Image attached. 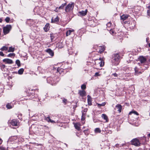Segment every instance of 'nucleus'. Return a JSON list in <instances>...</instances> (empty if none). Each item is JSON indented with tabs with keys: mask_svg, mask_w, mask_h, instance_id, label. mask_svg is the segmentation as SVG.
I'll return each instance as SVG.
<instances>
[{
	"mask_svg": "<svg viewBox=\"0 0 150 150\" xmlns=\"http://www.w3.org/2000/svg\"><path fill=\"white\" fill-rule=\"evenodd\" d=\"M100 75L99 74V73L98 72H96L95 73L94 76H99Z\"/></svg>",
	"mask_w": 150,
	"mask_h": 150,
	"instance_id": "obj_40",
	"label": "nucleus"
},
{
	"mask_svg": "<svg viewBox=\"0 0 150 150\" xmlns=\"http://www.w3.org/2000/svg\"><path fill=\"white\" fill-rule=\"evenodd\" d=\"M148 62H147V64H144V65H142L143 66H144L146 68L148 67V65L147 64Z\"/></svg>",
	"mask_w": 150,
	"mask_h": 150,
	"instance_id": "obj_41",
	"label": "nucleus"
},
{
	"mask_svg": "<svg viewBox=\"0 0 150 150\" xmlns=\"http://www.w3.org/2000/svg\"><path fill=\"white\" fill-rule=\"evenodd\" d=\"M99 63L100 67H102L104 65V62H102V61H101L100 62H99Z\"/></svg>",
	"mask_w": 150,
	"mask_h": 150,
	"instance_id": "obj_37",
	"label": "nucleus"
},
{
	"mask_svg": "<svg viewBox=\"0 0 150 150\" xmlns=\"http://www.w3.org/2000/svg\"><path fill=\"white\" fill-rule=\"evenodd\" d=\"M116 108L118 109L117 111L119 112H121V110L122 109V106L121 105L119 104H118L116 106Z\"/></svg>",
	"mask_w": 150,
	"mask_h": 150,
	"instance_id": "obj_16",
	"label": "nucleus"
},
{
	"mask_svg": "<svg viewBox=\"0 0 150 150\" xmlns=\"http://www.w3.org/2000/svg\"><path fill=\"white\" fill-rule=\"evenodd\" d=\"M87 101L88 103V104L89 105H92V98L91 96L89 95H88L87 96Z\"/></svg>",
	"mask_w": 150,
	"mask_h": 150,
	"instance_id": "obj_12",
	"label": "nucleus"
},
{
	"mask_svg": "<svg viewBox=\"0 0 150 150\" xmlns=\"http://www.w3.org/2000/svg\"><path fill=\"white\" fill-rule=\"evenodd\" d=\"M62 101H63V103H64L65 104L67 103V100L66 99L64 98L63 99V100Z\"/></svg>",
	"mask_w": 150,
	"mask_h": 150,
	"instance_id": "obj_39",
	"label": "nucleus"
},
{
	"mask_svg": "<svg viewBox=\"0 0 150 150\" xmlns=\"http://www.w3.org/2000/svg\"><path fill=\"white\" fill-rule=\"evenodd\" d=\"M100 50H99V52L100 53H101L102 52H103L105 50V48L103 46L100 47Z\"/></svg>",
	"mask_w": 150,
	"mask_h": 150,
	"instance_id": "obj_32",
	"label": "nucleus"
},
{
	"mask_svg": "<svg viewBox=\"0 0 150 150\" xmlns=\"http://www.w3.org/2000/svg\"><path fill=\"white\" fill-rule=\"evenodd\" d=\"M110 34L113 35L114 34H115V31L111 29H110Z\"/></svg>",
	"mask_w": 150,
	"mask_h": 150,
	"instance_id": "obj_31",
	"label": "nucleus"
},
{
	"mask_svg": "<svg viewBox=\"0 0 150 150\" xmlns=\"http://www.w3.org/2000/svg\"><path fill=\"white\" fill-rule=\"evenodd\" d=\"M112 75L114 76L115 77H117V74L116 73L113 74Z\"/></svg>",
	"mask_w": 150,
	"mask_h": 150,
	"instance_id": "obj_45",
	"label": "nucleus"
},
{
	"mask_svg": "<svg viewBox=\"0 0 150 150\" xmlns=\"http://www.w3.org/2000/svg\"><path fill=\"white\" fill-rule=\"evenodd\" d=\"M101 131L100 129L99 128H96L94 130V132L96 133H100Z\"/></svg>",
	"mask_w": 150,
	"mask_h": 150,
	"instance_id": "obj_23",
	"label": "nucleus"
},
{
	"mask_svg": "<svg viewBox=\"0 0 150 150\" xmlns=\"http://www.w3.org/2000/svg\"><path fill=\"white\" fill-rule=\"evenodd\" d=\"M87 12V10H86L85 11H79V13L81 16H84L86 14Z\"/></svg>",
	"mask_w": 150,
	"mask_h": 150,
	"instance_id": "obj_14",
	"label": "nucleus"
},
{
	"mask_svg": "<svg viewBox=\"0 0 150 150\" xmlns=\"http://www.w3.org/2000/svg\"><path fill=\"white\" fill-rule=\"evenodd\" d=\"M149 47H150V43L149 44Z\"/></svg>",
	"mask_w": 150,
	"mask_h": 150,
	"instance_id": "obj_54",
	"label": "nucleus"
},
{
	"mask_svg": "<svg viewBox=\"0 0 150 150\" xmlns=\"http://www.w3.org/2000/svg\"><path fill=\"white\" fill-rule=\"evenodd\" d=\"M129 16L127 15H123L120 16V18L121 19L124 21L127 19Z\"/></svg>",
	"mask_w": 150,
	"mask_h": 150,
	"instance_id": "obj_15",
	"label": "nucleus"
},
{
	"mask_svg": "<svg viewBox=\"0 0 150 150\" xmlns=\"http://www.w3.org/2000/svg\"><path fill=\"white\" fill-rule=\"evenodd\" d=\"M3 62L5 64H11L13 63L12 60L8 58H6L3 59Z\"/></svg>",
	"mask_w": 150,
	"mask_h": 150,
	"instance_id": "obj_8",
	"label": "nucleus"
},
{
	"mask_svg": "<svg viewBox=\"0 0 150 150\" xmlns=\"http://www.w3.org/2000/svg\"><path fill=\"white\" fill-rule=\"evenodd\" d=\"M81 88L82 89L84 90L86 88V85L84 84H82L81 86Z\"/></svg>",
	"mask_w": 150,
	"mask_h": 150,
	"instance_id": "obj_35",
	"label": "nucleus"
},
{
	"mask_svg": "<svg viewBox=\"0 0 150 150\" xmlns=\"http://www.w3.org/2000/svg\"><path fill=\"white\" fill-rule=\"evenodd\" d=\"M106 103L105 102L103 103L102 104L97 103L98 106V107H100L101 106H103L105 105Z\"/></svg>",
	"mask_w": 150,
	"mask_h": 150,
	"instance_id": "obj_30",
	"label": "nucleus"
},
{
	"mask_svg": "<svg viewBox=\"0 0 150 150\" xmlns=\"http://www.w3.org/2000/svg\"><path fill=\"white\" fill-rule=\"evenodd\" d=\"M6 107L8 109H10L12 108V105H11L10 103H8L6 105Z\"/></svg>",
	"mask_w": 150,
	"mask_h": 150,
	"instance_id": "obj_26",
	"label": "nucleus"
},
{
	"mask_svg": "<svg viewBox=\"0 0 150 150\" xmlns=\"http://www.w3.org/2000/svg\"><path fill=\"white\" fill-rule=\"evenodd\" d=\"M119 144H116L115 145V146L116 147L118 148V147Z\"/></svg>",
	"mask_w": 150,
	"mask_h": 150,
	"instance_id": "obj_47",
	"label": "nucleus"
},
{
	"mask_svg": "<svg viewBox=\"0 0 150 150\" xmlns=\"http://www.w3.org/2000/svg\"><path fill=\"white\" fill-rule=\"evenodd\" d=\"M1 28H0V35H1Z\"/></svg>",
	"mask_w": 150,
	"mask_h": 150,
	"instance_id": "obj_53",
	"label": "nucleus"
},
{
	"mask_svg": "<svg viewBox=\"0 0 150 150\" xmlns=\"http://www.w3.org/2000/svg\"><path fill=\"white\" fill-rule=\"evenodd\" d=\"M132 113H134V114L136 115H139L137 111H132L130 112L129 113V115H131Z\"/></svg>",
	"mask_w": 150,
	"mask_h": 150,
	"instance_id": "obj_28",
	"label": "nucleus"
},
{
	"mask_svg": "<svg viewBox=\"0 0 150 150\" xmlns=\"http://www.w3.org/2000/svg\"><path fill=\"white\" fill-rule=\"evenodd\" d=\"M102 118L105 120L106 122H108V119L107 116L105 114H103L102 115Z\"/></svg>",
	"mask_w": 150,
	"mask_h": 150,
	"instance_id": "obj_18",
	"label": "nucleus"
},
{
	"mask_svg": "<svg viewBox=\"0 0 150 150\" xmlns=\"http://www.w3.org/2000/svg\"><path fill=\"white\" fill-rule=\"evenodd\" d=\"M2 142V140L0 138V144H1Z\"/></svg>",
	"mask_w": 150,
	"mask_h": 150,
	"instance_id": "obj_49",
	"label": "nucleus"
},
{
	"mask_svg": "<svg viewBox=\"0 0 150 150\" xmlns=\"http://www.w3.org/2000/svg\"><path fill=\"white\" fill-rule=\"evenodd\" d=\"M55 78H52V77H48L47 79V80L48 83L52 85H54L56 84V82L54 80Z\"/></svg>",
	"mask_w": 150,
	"mask_h": 150,
	"instance_id": "obj_6",
	"label": "nucleus"
},
{
	"mask_svg": "<svg viewBox=\"0 0 150 150\" xmlns=\"http://www.w3.org/2000/svg\"><path fill=\"white\" fill-rule=\"evenodd\" d=\"M133 25H132V27H134L135 25V22L134 21H133Z\"/></svg>",
	"mask_w": 150,
	"mask_h": 150,
	"instance_id": "obj_46",
	"label": "nucleus"
},
{
	"mask_svg": "<svg viewBox=\"0 0 150 150\" xmlns=\"http://www.w3.org/2000/svg\"><path fill=\"white\" fill-rule=\"evenodd\" d=\"M8 49V47L5 46H3L0 49L1 51L7 50Z\"/></svg>",
	"mask_w": 150,
	"mask_h": 150,
	"instance_id": "obj_24",
	"label": "nucleus"
},
{
	"mask_svg": "<svg viewBox=\"0 0 150 150\" xmlns=\"http://www.w3.org/2000/svg\"><path fill=\"white\" fill-rule=\"evenodd\" d=\"M149 115L150 116V112L149 113Z\"/></svg>",
	"mask_w": 150,
	"mask_h": 150,
	"instance_id": "obj_56",
	"label": "nucleus"
},
{
	"mask_svg": "<svg viewBox=\"0 0 150 150\" xmlns=\"http://www.w3.org/2000/svg\"><path fill=\"white\" fill-rule=\"evenodd\" d=\"M10 124L13 126H17L19 125V122L18 120L13 119L10 122Z\"/></svg>",
	"mask_w": 150,
	"mask_h": 150,
	"instance_id": "obj_7",
	"label": "nucleus"
},
{
	"mask_svg": "<svg viewBox=\"0 0 150 150\" xmlns=\"http://www.w3.org/2000/svg\"><path fill=\"white\" fill-rule=\"evenodd\" d=\"M66 3L62 4V5L59 7V9H63V8L65 6H66Z\"/></svg>",
	"mask_w": 150,
	"mask_h": 150,
	"instance_id": "obj_27",
	"label": "nucleus"
},
{
	"mask_svg": "<svg viewBox=\"0 0 150 150\" xmlns=\"http://www.w3.org/2000/svg\"><path fill=\"white\" fill-rule=\"evenodd\" d=\"M16 63L17 64V66L19 67L21 66L20 62L19 60L17 59L16 61Z\"/></svg>",
	"mask_w": 150,
	"mask_h": 150,
	"instance_id": "obj_29",
	"label": "nucleus"
},
{
	"mask_svg": "<svg viewBox=\"0 0 150 150\" xmlns=\"http://www.w3.org/2000/svg\"><path fill=\"white\" fill-rule=\"evenodd\" d=\"M59 18L58 16H57L55 18H54V17H52L51 19V22L52 23H55L59 21Z\"/></svg>",
	"mask_w": 150,
	"mask_h": 150,
	"instance_id": "obj_13",
	"label": "nucleus"
},
{
	"mask_svg": "<svg viewBox=\"0 0 150 150\" xmlns=\"http://www.w3.org/2000/svg\"><path fill=\"white\" fill-rule=\"evenodd\" d=\"M120 59V56L118 53L114 54L112 55L111 58V62L112 65H117L119 62Z\"/></svg>",
	"mask_w": 150,
	"mask_h": 150,
	"instance_id": "obj_1",
	"label": "nucleus"
},
{
	"mask_svg": "<svg viewBox=\"0 0 150 150\" xmlns=\"http://www.w3.org/2000/svg\"><path fill=\"white\" fill-rule=\"evenodd\" d=\"M111 23L110 22H109L108 23H107V24H106L107 28H110L111 26Z\"/></svg>",
	"mask_w": 150,
	"mask_h": 150,
	"instance_id": "obj_36",
	"label": "nucleus"
},
{
	"mask_svg": "<svg viewBox=\"0 0 150 150\" xmlns=\"http://www.w3.org/2000/svg\"><path fill=\"white\" fill-rule=\"evenodd\" d=\"M0 67L1 68H4L6 67V66L3 64H1L0 65Z\"/></svg>",
	"mask_w": 150,
	"mask_h": 150,
	"instance_id": "obj_38",
	"label": "nucleus"
},
{
	"mask_svg": "<svg viewBox=\"0 0 150 150\" xmlns=\"http://www.w3.org/2000/svg\"><path fill=\"white\" fill-rule=\"evenodd\" d=\"M134 70L135 71V75H136L138 76L142 74L141 71H139V69L137 67H135L134 68Z\"/></svg>",
	"mask_w": 150,
	"mask_h": 150,
	"instance_id": "obj_10",
	"label": "nucleus"
},
{
	"mask_svg": "<svg viewBox=\"0 0 150 150\" xmlns=\"http://www.w3.org/2000/svg\"><path fill=\"white\" fill-rule=\"evenodd\" d=\"M14 50V48L12 47H9V50L8 51V52H13Z\"/></svg>",
	"mask_w": 150,
	"mask_h": 150,
	"instance_id": "obj_25",
	"label": "nucleus"
},
{
	"mask_svg": "<svg viewBox=\"0 0 150 150\" xmlns=\"http://www.w3.org/2000/svg\"><path fill=\"white\" fill-rule=\"evenodd\" d=\"M74 6V3H69L66 6L65 9V11L68 15L72 14Z\"/></svg>",
	"mask_w": 150,
	"mask_h": 150,
	"instance_id": "obj_2",
	"label": "nucleus"
},
{
	"mask_svg": "<svg viewBox=\"0 0 150 150\" xmlns=\"http://www.w3.org/2000/svg\"><path fill=\"white\" fill-rule=\"evenodd\" d=\"M3 21V20L2 18H0V23H1Z\"/></svg>",
	"mask_w": 150,
	"mask_h": 150,
	"instance_id": "obj_50",
	"label": "nucleus"
},
{
	"mask_svg": "<svg viewBox=\"0 0 150 150\" xmlns=\"http://www.w3.org/2000/svg\"><path fill=\"white\" fill-rule=\"evenodd\" d=\"M10 21V18L8 17H7L5 19V21L6 23H9Z\"/></svg>",
	"mask_w": 150,
	"mask_h": 150,
	"instance_id": "obj_34",
	"label": "nucleus"
},
{
	"mask_svg": "<svg viewBox=\"0 0 150 150\" xmlns=\"http://www.w3.org/2000/svg\"><path fill=\"white\" fill-rule=\"evenodd\" d=\"M125 145V144H121L120 146V147H121V146H124Z\"/></svg>",
	"mask_w": 150,
	"mask_h": 150,
	"instance_id": "obj_48",
	"label": "nucleus"
},
{
	"mask_svg": "<svg viewBox=\"0 0 150 150\" xmlns=\"http://www.w3.org/2000/svg\"><path fill=\"white\" fill-rule=\"evenodd\" d=\"M108 29V30H109V29Z\"/></svg>",
	"mask_w": 150,
	"mask_h": 150,
	"instance_id": "obj_57",
	"label": "nucleus"
},
{
	"mask_svg": "<svg viewBox=\"0 0 150 150\" xmlns=\"http://www.w3.org/2000/svg\"><path fill=\"white\" fill-rule=\"evenodd\" d=\"M149 40V38H147L146 39V42L148 41V40Z\"/></svg>",
	"mask_w": 150,
	"mask_h": 150,
	"instance_id": "obj_52",
	"label": "nucleus"
},
{
	"mask_svg": "<svg viewBox=\"0 0 150 150\" xmlns=\"http://www.w3.org/2000/svg\"><path fill=\"white\" fill-rule=\"evenodd\" d=\"M15 56L14 53H10L7 55V57H12Z\"/></svg>",
	"mask_w": 150,
	"mask_h": 150,
	"instance_id": "obj_33",
	"label": "nucleus"
},
{
	"mask_svg": "<svg viewBox=\"0 0 150 150\" xmlns=\"http://www.w3.org/2000/svg\"><path fill=\"white\" fill-rule=\"evenodd\" d=\"M148 15L150 17V10H148L147 11Z\"/></svg>",
	"mask_w": 150,
	"mask_h": 150,
	"instance_id": "obj_44",
	"label": "nucleus"
},
{
	"mask_svg": "<svg viewBox=\"0 0 150 150\" xmlns=\"http://www.w3.org/2000/svg\"><path fill=\"white\" fill-rule=\"evenodd\" d=\"M24 69L23 68H21L18 70V73L19 74H23Z\"/></svg>",
	"mask_w": 150,
	"mask_h": 150,
	"instance_id": "obj_22",
	"label": "nucleus"
},
{
	"mask_svg": "<svg viewBox=\"0 0 150 150\" xmlns=\"http://www.w3.org/2000/svg\"><path fill=\"white\" fill-rule=\"evenodd\" d=\"M11 29V26L10 25H7L3 28V32L6 35L8 33Z\"/></svg>",
	"mask_w": 150,
	"mask_h": 150,
	"instance_id": "obj_4",
	"label": "nucleus"
},
{
	"mask_svg": "<svg viewBox=\"0 0 150 150\" xmlns=\"http://www.w3.org/2000/svg\"><path fill=\"white\" fill-rule=\"evenodd\" d=\"M85 117L83 115H83L82 116V117H81V120H85Z\"/></svg>",
	"mask_w": 150,
	"mask_h": 150,
	"instance_id": "obj_43",
	"label": "nucleus"
},
{
	"mask_svg": "<svg viewBox=\"0 0 150 150\" xmlns=\"http://www.w3.org/2000/svg\"><path fill=\"white\" fill-rule=\"evenodd\" d=\"M138 61L140 62V63L139 62L138 63V64L140 66H142V65H144L147 63L146 58L143 56H140L138 58Z\"/></svg>",
	"mask_w": 150,
	"mask_h": 150,
	"instance_id": "obj_3",
	"label": "nucleus"
},
{
	"mask_svg": "<svg viewBox=\"0 0 150 150\" xmlns=\"http://www.w3.org/2000/svg\"><path fill=\"white\" fill-rule=\"evenodd\" d=\"M87 109H86H86H85L84 110V112H87Z\"/></svg>",
	"mask_w": 150,
	"mask_h": 150,
	"instance_id": "obj_51",
	"label": "nucleus"
},
{
	"mask_svg": "<svg viewBox=\"0 0 150 150\" xmlns=\"http://www.w3.org/2000/svg\"><path fill=\"white\" fill-rule=\"evenodd\" d=\"M45 51L48 53L51 57L53 56L54 52L50 49H48L45 50Z\"/></svg>",
	"mask_w": 150,
	"mask_h": 150,
	"instance_id": "obj_9",
	"label": "nucleus"
},
{
	"mask_svg": "<svg viewBox=\"0 0 150 150\" xmlns=\"http://www.w3.org/2000/svg\"><path fill=\"white\" fill-rule=\"evenodd\" d=\"M73 124L74 125V127L75 129H77L79 131L80 129V124L78 123H75L74 122H73Z\"/></svg>",
	"mask_w": 150,
	"mask_h": 150,
	"instance_id": "obj_11",
	"label": "nucleus"
},
{
	"mask_svg": "<svg viewBox=\"0 0 150 150\" xmlns=\"http://www.w3.org/2000/svg\"><path fill=\"white\" fill-rule=\"evenodd\" d=\"M132 144L136 146H140V143L139 140L137 138L133 139L131 141Z\"/></svg>",
	"mask_w": 150,
	"mask_h": 150,
	"instance_id": "obj_5",
	"label": "nucleus"
},
{
	"mask_svg": "<svg viewBox=\"0 0 150 150\" xmlns=\"http://www.w3.org/2000/svg\"><path fill=\"white\" fill-rule=\"evenodd\" d=\"M46 120L48 122H50L51 123H54V121L51 120L50 117H47L45 118Z\"/></svg>",
	"mask_w": 150,
	"mask_h": 150,
	"instance_id": "obj_21",
	"label": "nucleus"
},
{
	"mask_svg": "<svg viewBox=\"0 0 150 150\" xmlns=\"http://www.w3.org/2000/svg\"><path fill=\"white\" fill-rule=\"evenodd\" d=\"M74 31L73 30H69L67 31L66 33V36H68L70 35L71 34V33L73 32Z\"/></svg>",
	"mask_w": 150,
	"mask_h": 150,
	"instance_id": "obj_19",
	"label": "nucleus"
},
{
	"mask_svg": "<svg viewBox=\"0 0 150 150\" xmlns=\"http://www.w3.org/2000/svg\"><path fill=\"white\" fill-rule=\"evenodd\" d=\"M148 136L150 137V133L148 134Z\"/></svg>",
	"mask_w": 150,
	"mask_h": 150,
	"instance_id": "obj_55",
	"label": "nucleus"
},
{
	"mask_svg": "<svg viewBox=\"0 0 150 150\" xmlns=\"http://www.w3.org/2000/svg\"><path fill=\"white\" fill-rule=\"evenodd\" d=\"M49 25L48 24H46L44 28V29L45 32H47L49 30Z\"/></svg>",
	"mask_w": 150,
	"mask_h": 150,
	"instance_id": "obj_20",
	"label": "nucleus"
},
{
	"mask_svg": "<svg viewBox=\"0 0 150 150\" xmlns=\"http://www.w3.org/2000/svg\"><path fill=\"white\" fill-rule=\"evenodd\" d=\"M4 54L2 52L0 51V55L2 56H4Z\"/></svg>",
	"mask_w": 150,
	"mask_h": 150,
	"instance_id": "obj_42",
	"label": "nucleus"
},
{
	"mask_svg": "<svg viewBox=\"0 0 150 150\" xmlns=\"http://www.w3.org/2000/svg\"><path fill=\"white\" fill-rule=\"evenodd\" d=\"M79 93L80 95L82 97H83L86 95V92L85 91H80L79 92Z\"/></svg>",
	"mask_w": 150,
	"mask_h": 150,
	"instance_id": "obj_17",
	"label": "nucleus"
}]
</instances>
